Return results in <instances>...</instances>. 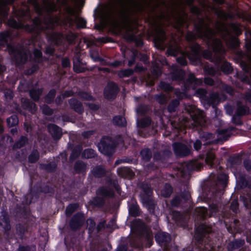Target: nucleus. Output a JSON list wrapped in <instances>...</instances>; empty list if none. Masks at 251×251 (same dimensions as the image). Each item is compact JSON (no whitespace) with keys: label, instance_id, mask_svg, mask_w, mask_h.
Returning a JSON list of instances; mask_svg holds the SVG:
<instances>
[{"label":"nucleus","instance_id":"f257e3e1","mask_svg":"<svg viewBox=\"0 0 251 251\" xmlns=\"http://www.w3.org/2000/svg\"><path fill=\"white\" fill-rule=\"evenodd\" d=\"M196 34L192 32L187 33L186 38L188 41H192L197 37L206 38L210 43L213 50L216 51H222L223 46L221 42L219 40H214L213 37L214 31L210 28L207 24L201 19H199L196 23Z\"/></svg>","mask_w":251,"mask_h":251},{"label":"nucleus","instance_id":"f03ea898","mask_svg":"<svg viewBox=\"0 0 251 251\" xmlns=\"http://www.w3.org/2000/svg\"><path fill=\"white\" fill-rule=\"evenodd\" d=\"M216 27L218 32H221L222 36L226 37L228 36L229 39L228 44L233 47L235 48L238 45L237 39L230 35V31H232L236 34H240L241 33V29L238 25L232 24L227 26L221 22H218L216 24Z\"/></svg>","mask_w":251,"mask_h":251},{"label":"nucleus","instance_id":"7ed1b4c3","mask_svg":"<svg viewBox=\"0 0 251 251\" xmlns=\"http://www.w3.org/2000/svg\"><path fill=\"white\" fill-rule=\"evenodd\" d=\"M186 110L190 114L193 123L190 124V121L187 118H184L183 120V124L184 127L193 128L198 126L204 125L205 118L204 114L202 111L192 105L186 108Z\"/></svg>","mask_w":251,"mask_h":251},{"label":"nucleus","instance_id":"20e7f679","mask_svg":"<svg viewBox=\"0 0 251 251\" xmlns=\"http://www.w3.org/2000/svg\"><path fill=\"white\" fill-rule=\"evenodd\" d=\"M170 17L165 13H161L157 16L154 19L153 24L154 25L155 36V42L156 44H158V46H160L165 39L164 32L161 26L164 24L165 21H168Z\"/></svg>","mask_w":251,"mask_h":251},{"label":"nucleus","instance_id":"39448f33","mask_svg":"<svg viewBox=\"0 0 251 251\" xmlns=\"http://www.w3.org/2000/svg\"><path fill=\"white\" fill-rule=\"evenodd\" d=\"M28 2L33 5L35 10L38 13L42 11H52L56 10L55 4L51 0H43L40 3L39 0H28Z\"/></svg>","mask_w":251,"mask_h":251},{"label":"nucleus","instance_id":"423d86ee","mask_svg":"<svg viewBox=\"0 0 251 251\" xmlns=\"http://www.w3.org/2000/svg\"><path fill=\"white\" fill-rule=\"evenodd\" d=\"M58 19L57 18H50L49 19H47L45 22V28H52L54 25L55 24H57L58 23ZM33 27H32V28L28 29L26 28V29L29 31H31L32 30H36V29H44V27L43 25H42V23L41 21V20L38 19L36 18L34 20L33 22Z\"/></svg>","mask_w":251,"mask_h":251},{"label":"nucleus","instance_id":"0eeeda50","mask_svg":"<svg viewBox=\"0 0 251 251\" xmlns=\"http://www.w3.org/2000/svg\"><path fill=\"white\" fill-rule=\"evenodd\" d=\"M118 91L117 85L113 82L109 83L105 89L104 96L107 99H113L115 97Z\"/></svg>","mask_w":251,"mask_h":251},{"label":"nucleus","instance_id":"6e6552de","mask_svg":"<svg viewBox=\"0 0 251 251\" xmlns=\"http://www.w3.org/2000/svg\"><path fill=\"white\" fill-rule=\"evenodd\" d=\"M66 11L69 15L74 17L75 21L78 27H84L85 26L86 21L84 19L77 17V11L75 9L67 7H66Z\"/></svg>","mask_w":251,"mask_h":251},{"label":"nucleus","instance_id":"1a4fd4ad","mask_svg":"<svg viewBox=\"0 0 251 251\" xmlns=\"http://www.w3.org/2000/svg\"><path fill=\"white\" fill-rule=\"evenodd\" d=\"M173 148L175 153L177 156H186L190 152L188 148L181 143H174L173 144Z\"/></svg>","mask_w":251,"mask_h":251},{"label":"nucleus","instance_id":"9d476101","mask_svg":"<svg viewBox=\"0 0 251 251\" xmlns=\"http://www.w3.org/2000/svg\"><path fill=\"white\" fill-rule=\"evenodd\" d=\"M84 221L83 214L81 213L77 214L74 216L71 222V227L73 229L75 230L80 227L83 224Z\"/></svg>","mask_w":251,"mask_h":251},{"label":"nucleus","instance_id":"9b49d317","mask_svg":"<svg viewBox=\"0 0 251 251\" xmlns=\"http://www.w3.org/2000/svg\"><path fill=\"white\" fill-rule=\"evenodd\" d=\"M8 49L9 53L14 55L17 62H23L27 59V55L26 53L25 54H22L21 51L15 50L14 47H10L9 46H8Z\"/></svg>","mask_w":251,"mask_h":251},{"label":"nucleus","instance_id":"f8f14e48","mask_svg":"<svg viewBox=\"0 0 251 251\" xmlns=\"http://www.w3.org/2000/svg\"><path fill=\"white\" fill-rule=\"evenodd\" d=\"M109 139L108 138H103L98 146L99 151L103 154L106 155H108L112 150V147L106 143V141Z\"/></svg>","mask_w":251,"mask_h":251},{"label":"nucleus","instance_id":"ddd939ff","mask_svg":"<svg viewBox=\"0 0 251 251\" xmlns=\"http://www.w3.org/2000/svg\"><path fill=\"white\" fill-rule=\"evenodd\" d=\"M48 130L52 137L55 139H59L62 135L61 129L54 125H50L48 126Z\"/></svg>","mask_w":251,"mask_h":251},{"label":"nucleus","instance_id":"4468645a","mask_svg":"<svg viewBox=\"0 0 251 251\" xmlns=\"http://www.w3.org/2000/svg\"><path fill=\"white\" fill-rule=\"evenodd\" d=\"M13 1L14 0H6V1L0 0V15L1 16L4 17L7 15L8 8L6 4L12 3Z\"/></svg>","mask_w":251,"mask_h":251},{"label":"nucleus","instance_id":"2eb2a0df","mask_svg":"<svg viewBox=\"0 0 251 251\" xmlns=\"http://www.w3.org/2000/svg\"><path fill=\"white\" fill-rule=\"evenodd\" d=\"M71 106L76 112L81 113L83 111V108L81 104L76 100L72 99L69 101Z\"/></svg>","mask_w":251,"mask_h":251},{"label":"nucleus","instance_id":"dca6fc26","mask_svg":"<svg viewBox=\"0 0 251 251\" xmlns=\"http://www.w3.org/2000/svg\"><path fill=\"white\" fill-rule=\"evenodd\" d=\"M155 239L159 243L166 242L170 240L169 234L165 232H160L155 235Z\"/></svg>","mask_w":251,"mask_h":251},{"label":"nucleus","instance_id":"f3484780","mask_svg":"<svg viewBox=\"0 0 251 251\" xmlns=\"http://www.w3.org/2000/svg\"><path fill=\"white\" fill-rule=\"evenodd\" d=\"M137 27L136 24L130 21H127L124 25V28L127 32L133 31Z\"/></svg>","mask_w":251,"mask_h":251},{"label":"nucleus","instance_id":"a211bd4d","mask_svg":"<svg viewBox=\"0 0 251 251\" xmlns=\"http://www.w3.org/2000/svg\"><path fill=\"white\" fill-rule=\"evenodd\" d=\"M172 192V188L170 185L166 184L164 188L161 190V194L165 197H167L170 196Z\"/></svg>","mask_w":251,"mask_h":251},{"label":"nucleus","instance_id":"6ab92c4d","mask_svg":"<svg viewBox=\"0 0 251 251\" xmlns=\"http://www.w3.org/2000/svg\"><path fill=\"white\" fill-rule=\"evenodd\" d=\"M113 123L120 126H124L126 125V120L122 116H116L113 119Z\"/></svg>","mask_w":251,"mask_h":251},{"label":"nucleus","instance_id":"aec40b11","mask_svg":"<svg viewBox=\"0 0 251 251\" xmlns=\"http://www.w3.org/2000/svg\"><path fill=\"white\" fill-rule=\"evenodd\" d=\"M0 226H2L5 231H8L10 228L8 218L4 216L3 219L0 221Z\"/></svg>","mask_w":251,"mask_h":251},{"label":"nucleus","instance_id":"412c9836","mask_svg":"<svg viewBox=\"0 0 251 251\" xmlns=\"http://www.w3.org/2000/svg\"><path fill=\"white\" fill-rule=\"evenodd\" d=\"M92 173L94 176L100 177L105 174V171L101 167H97L93 169Z\"/></svg>","mask_w":251,"mask_h":251},{"label":"nucleus","instance_id":"4be33fe9","mask_svg":"<svg viewBox=\"0 0 251 251\" xmlns=\"http://www.w3.org/2000/svg\"><path fill=\"white\" fill-rule=\"evenodd\" d=\"M9 36L10 34L8 31H4L0 33V45H2L6 43Z\"/></svg>","mask_w":251,"mask_h":251},{"label":"nucleus","instance_id":"5701e85b","mask_svg":"<svg viewBox=\"0 0 251 251\" xmlns=\"http://www.w3.org/2000/svg\"><path fill=\"white\" fill-rule=\"evenodd\" d=\"M7 123L9 126H13L18 124V119L16 116L13 115L7 119Z\"/></svg>","mask_w":251,"mask_h":251},{"label":"nucleus","instance_id":"b1692460","mask_svg":"<svg viewBox=\"0 0 251 251\" xmlns=\"http://www.w3.org/2000/svg\"><path fill=\"white\" fill-rule=\"evenodd\" d=\"M215 158V154L213 152L210 151L207 153L205 162L206 164L212 166L213 164V161Z\"/></svg>","mask_w":251,"mask_h":251},{"label":"nucleus","instance_id":"393cba45","mask_svg":"<svg viewBox=\"0 0 251 251\" xmlns=\"http://www.w3.org/2000/svg\"><path fill=\"white\" fill-rule=\"evenodd\" d=\"M74 70L76 73H82L84 71V68L80 66V64L79 60H74Z\"/></svg>","mask_w":251,"mask_h":251},{"label":"nucleus","instance_id":"a878e982","mask_svg":"<svg viewBox=\"0 0 251 251\" xmlns=\"http://www.w3.org/2000/svg\"><path fill=\"white\" fill-rule=\"evenodd\" d=\"M221 69L226 74H229L232 71V68L228 62H224L221 66Z\"/></svg>","mask_w":251,"mask_h":251},{"label":"nucleus","instance_id":"bb28decb","mask_svg":"<svg viewBox=\"0 0 251 251\" xmlns=\"http://www.w3.org/2000/svg\"><path fill=\"white\" fill-rule=\"evenodd\" d=\"M94 151L92 149H87L84 151L82 156L84 158H92L95 156Z\"/></svg>","mask_w":251,"mask_h":251},{"label":"nucleus","instance_id":"cd10ccee","mask_svg":"<svg viewBox=\"0 0 251 251\" xmlns=\"http://www.w3.org/2000/svg\"><path fill=\"white\" fill-rule=\"evenodd\" d=\"M42 93L41 90H33L30 91V95L31 97L34 100H37L39 99V96Z\"/></svg>","mask_w":251,"mask_h":251},{"label":"nucleus","instance_id":"c85d7f7f","mask_svg":"<svg viewBox=\"0 0 251 251\" xmlns=\"http://www.w3.org/2000/svg\"><path fill=\"white\" fill-rule=\"evenodd\" d=\"M179 104V101L178 100H173L168 106V110L170 112H173L176 110V107Z\"/></svg>","mask_w":251,"mask_h":251},{"label":"nucleus","instance_id":"c756f323","mask_svg":"<svg viewBox=\"0 0 251 251\" xmlns=\"http://www.w3.org/2000/svg\"><path fill=\"white\" fill-rule=\"evenodd\" d=\"M188 81L191 84L193 87V84L195 83L199 85L202 83V80L201 79H196L193 75H190L188 79Z\"/></svg>","mask_w":251,"mask_h":251},{"label":"nucleus","instance_id":"7c9ffc66","mask_svg":"<svg viewBox=\"0 0 251 251\" xmlns=\"http://www.w3.org/2000/svg\"><path fill=\"white\" fill-rule=\"evenodd\" d=\"M77 205L76 204H73L68 205L66 208V213L68 216H70L77 208Z\"/></svg>","mask_w":251,"mask_h":251},{"label":"nucleus","instance_id":"2f4dec72","mask_svg":"<svg viewBox=\"0 0 251 251\" xmlns=\"http://www.w3.org/2000/svg\"><path fill=\"white\" fill-rule=\"evenodd\" d=\"M141 154L145 160L149 159L151 157V152L149 149H145L141 151Z\"/></svg>","mask_w":251,"mask_h":251},{"label":"nucleus","instance_id":"473e14b6","mask_svg":"<svg viewBox=\"0 0 251 251\" xmlns=\"http://www.w3.org/2000/svg\"><path fill=\"white\" fill-rule=\"evenodd\" d=\"M187 20V16L185 13H183L179 16L176 21L179 25H182L183 23L186 22Z\"/></svg>","mask_w":251,"mask_h":251},{"label":"nucleus","instance_id":"72a5a7b5","mask_svg":"<svg viewBox=\"0 0 251 251\" xmlns=\"http://www.w3.org/2000/svg\"><path fill=\"white\" fill-rule=\"evenodd\" d=\"M8 24L10 26L16 28H21L23 26V25L18 24L16 21L14 20H9Z\"/></svg>","mask_w":251,"mask_h":251},{"label":"nucleus","instance_id":"f704fd0d","mask_svg":"<svg viewBox=\"0 0 251 251\" xmlns=\"http://www.w3.org/2000/svg\"><path fill=\"white\" fill-rule=\"evenodd\" d=\"M179 50V49L177 47L174 48H169L168 50V53L171 55L175 56L178 53Z\"/></svg>","mask_w":251,"mask_h":251},{"label":"nucleus","instance_id":"c9c22d12","mask_svg":"<svg viewBox=\"0 0 251 251\" xmlns=\"http://www.w3.org/2000/svg\"><path fill=\"white\" fill-rule=\"evenodd\" d=\"M55 92L54 90H51L50 91L47 96L46 100L47 102H50L54 97Z\"/></svg>","mask_w":251,"mask_h":251},{"label":"nucleus","instance_id":"e433bc0d","mask_svg":"<svg viewBox=\"0 0 251 251\" xmlns=\"http://www.w3.org/2000/svg\"><path fill=\"white\" fill-rule=\"evenodd\" d=\"M132 74V71L130 69H127L121 71L119 75L120 77L128 76Z\"/></svg>","mask_w":251,"mask_h":251},{"label":"nucleus","instance_id":"4c0bfd02","mask_svg":"<svg viewBox=\"0 0 251 251\" xmlns=\"http://www.w3.org/2000/svg\"><path fill=\"white\" fill-rule=\"evenodd\" d=\"M39 157L38 154L36 151L33 152L29 157V160L30 162H34Z\"/></svg>","mask_w":251,"mask_h":251},{"label":"nucleus","instance_id":"58836bf2","mask_svg":"<svg viewBox=\"0 0 251 251\" xmlns=\"http://www.w3.org/2000/svg\"><path fill=\"white\" fill-rule=\"evenodd\" d=\"M160 86L166 91H169L172 89L171 86L169 84L166 83L165 82H161L160 83Z\"/></svg>","mask_w":251,"mask_h":251},{"label":"nucleus","instance_id":"ea45409f","mask_svg":"<svg viewBox=\"0 0 251 251\" xmlns=\"http://www.w3.org/2000/svg\"><path fill=\"white\" fill-rule=\"evenodd\" d=\"M81 148L80 147H77L75 151H74L71 155V157L74 158L76 157L80 153Z\"/></svg>","mask_w":251,"mask_h":251},{"label":"nucleus","instance_id":"a19ab883","mask_svg":"<svg viewBox=\"0 0 251 251\" xmlns=\"http://www.w3.org/2000/svg\"><path fill=\"white\" fill-rule=\"evenodd\" d=\"M87 224L89 226V230H92L94 228L95 226V223L92 219H88L87 221Z\"/></svg>","mask_w":251,"mask_h":251},{"label":"nucleus","instance_id":"79ce46f5","mask_svg":"<svg viewBox=\"0 0 251 251\" xmlns=\"http://www.w3.org/2000/svg\"><path fill=\"white\" fill-rule=\"evenodd\" d=\"M42 111L44 113L47 115H50L52 113V110L47 106L42 108Z\"/></svg>","mask_w":251,"mask_h":251},{"label":"nucleus","instance_id":"37998d69","mask_svg":"<svg viewBox=\"0 0 251 251\" xmlns=\"http://www.w3.org/2000/svg\"><path fill=\"white\" fill-rule=\"evenodd\" d=\"M230 208L233 211H236L238 208V202L236 200L233 201L231 205Z\"/></svg>","mask_w":251,"mask_h":251},{"label":"nucleus","instance_id":"c03bdc74","mask_svg":"<svg viewBox=\"0 0 251 251\" xmlns=\"http://www.w3.org/2000/svg\"><path fill=\"white\" fill-rule=\"evenodd\" d=\"M218 179L219 181H222L223 183H224L227 179V176L225 174H221L219 176H218Z\"/></svg>","mask_w":251,"mask_h":251},{"label":"nucleus","instance_id":"a18cd8bd","mask_svg":"<svg viewBox=\"0 0 251 251\" xmlns=\"http://www.w3.org/2000/svg\"><path fill=\"white\" fill-rule=\"evenodd\" d=\"M178 63L182 65H185L186 64V61L184 57H180L176 59Z\"/></svg>","mask_w":251,"mask_h":251},{"label":"nucleus","instance_id":"49530a36","mask_svg":"<svg viewBox=\"0 0 251 251\" xmlns=\"http://www.w3.org/2000/svg\"><path fill=\"white\" fill-rule=\"evenodd\" d=\"M218 99V95L217 94H213L210 97V100H209V102L211 104H214L217 101Z\"/></svg>","mask_w":251,"mask_h":251},{"label":"nucleus","instance_id":"de8ad7c7","mask_svg":"<svg viewBox=\"0 0 251 251\" xmlns=\"http://www.w3.org/2000/svg\"><path fill=\"white\" fill-rule=\"evenodd\" d=\"M201 147V143L199 140H197L194 144V147L196 150H200Z\"/></svg>","mask_w":251,"mask_h":251},{"label":"nucleus","instance_id":"09e8293b","mask_svg":"<svg viewBox=\"0 0 251 251\" xmlns=\"http://www.w3.org/2000/svg\"><path fill=\"white\" fill-rule=\"evenodd\" d=\"M5 95L6 99H11L13 97L12 92L10 90H7L5 92Z\"/></svg>","mask_w":251,"mask_h":251},{"label":"nucleus","instance_id":"8fccbe9b","mask_svg":"<svg viewBox=\"0 0 251 251\" xmlns=\"http://www.w3.org/2000/svg\"><path fill=\"white\" fill-rule=\"evenodd\" d=\"M91 56L95 61L99 59L98 53L97 51H93L91 53Z\"/></svg>","mask_w":251,"mask_h":251},{"label":"nucleus","instance_id":"3c124183","mask_svg":"<svg viewBox=\"0 0 251 251\" xmlns=\"http://www.w3.org/2000/svg\"><path fill=\"white\" fill-rule=\"evenodd\" d=\"M244 165L246 169L248 171H250L251 170V162L249 160H246L244 162Z\"/></svg>","mask_w":251,"mask_h":251},{"label":"nucleus","instance_id":"603ef678","mask_svg":"<svg viewBox=\"0 0 251 251\" xmlns=\"http://www.w3.org/2000/svg\"><path fill=\"white\" fill-rule=\"evenodd\" d=\"M238 111L240 115H245L247 112L248 111V109H246V108L244 107H241L239 108Z\"/></svg>","mask_w":251,"mask_h":251},{"label":"nucleus","instance_id":"864d4df0","mask_svg":"<svg viewBox=\"0 0 251 251\" xmlns=\"http://www.w3.org/2000/svg\"><path fill=\"white\" fill-rule=\"evenodd\" d=\"M33 53H34V55L35 57L36 58H39L42 56V52H41L40 50H35L34 51Z\"/></svg>","mask_w":251,"mask_h":251},{"label":"nucleus","instance_id":"5fc2aeb1","mask_svg":"<svg viewBox=\"0 0 251 251\" xmlns=\"http://www.w3.org/2000/svg\"><path fill=\"white\" fill-rule=\"evenodd\" d=\"M206 94V91L204 89H198L196 92V94L200 96H202Z\"/></svg>","mask_w":251,"mask_h":251},{"label":"nucleus","instance_id":"6e6d98bb","mask_svg":"<svg viewBox=\"0 0 251 251\" xmlns=\"http://www.w3.org/2000/svg\"><path fill=\"white\" fill-rule=\"evenodd\" d=\"M62 65L64 67H67L70 66V62L68 59H64L62 61Z\"/></svg>","mask_w":251,"mask_h":251},{"label":"nucleus","instance_id":"4d7b16f0","mask_svg":"<svg viewBox=\"0 0 251 251\" xmlns=\"http://www.w3.org/2000/svg\"><path fill=\"white\" fill-rule=\"evenodd\" d=\"M197 211L198 212H201V216H203L206 212V209L204 208L201 207L198 209Z\"/></svg>","mask_w":251,"mask_h":251},{"label":"nucleus","instance_id":"13d9d810","mask_svg":"<svg viewBox=\"0 0 251 251\" xmlns=\"http://www.w3.org/2000/svg\"><path fill=\"white\" fill-rule=\"evenodd\" d=\"M82 97L84 99L88 100H91V99H92V97L91 96H90L88 94L85 93L82 94Z\"/></svg>","mask_w":251,"mask_h":251},{"label":"nucleus","instance_id":"bf43d9fd","mask_svg":"<svg viewBox=\"0 0 251 251\" xmlns=\"http://www.w3.org/2000/svg\"><path fill=\"white\" fill-rule=\"evenodd\" d=\"M73 93L71 91L65 92V93L62 95V98L68 97L72 95Z\"/></svg>","mask_w":251,"mask_h":251},{"label":"nucleus","instance_id":"052dcab7","mask_svg":"<svg viewBox=\"0 0 251 251\" xmlns=\"http://www.w3.org/2000/svg\"><path fill=\"white\" fill-rule=\"evenodd\" d=\"M205 83L208 85H211L213 84V81L210 78H206L205 79Z\"/></svg>","mask_w":251,"mask_h":251},{"label":"nucleus","instance_id":"680f3d73","mask_svg":"<svg viewBox=\"0 0 251 251\" xmlns=\"http://www.w3.org/2000/svg\"><path fill=\"white\" fill-rule=\"evenodd\" d=\"M53 36H54L53 37V40H55L56 41L60 40L61 39V38H62V35L58 34H54L53 35Z\"/></svg>","mask_w":251,"mask_h":251},{"label":"nucleus","instance_id":"e2e57ef3","mask_svg":"<svg viewBox=\"0 0 251 251\" xmlns=\"http://www.w3.org/2000/svg\"><path fill=\"white\" fill-rule=\"evenodd\" d=\"M192 11L193 13L198 14L200 13L199 9L197 7H193L192 8Z\"/></svg>","mask_w":251,"mask_h":251},{"label":"nucleus","instance_id":"0e129e2a","mask_svg":"<svg viewBox=\"0 0 251 251\" xmlns=\"http://www.w3.org/2000/svg\"><path fill=\"white\" fill-rule=\"evenodd\" d=\"M92 134V132L87 131L83 133V136L85 137H88L90 135Z\"/></svg>","mask_w":251,"mask_h":251},{"label":"nucleus","instance_id":"69168bd1","mask_svg":"<svg viewBox=\"0 0 251 251\" xmlns=\"http://www.w3.org/2000/svg\"><path fill=\"white\" fill-rule=\"evenodd\" d=\"M46 52L49 54H51L53 52V49L52 48H48L46 50Z\"/></svg>","mask_w":251,"mask_h":251},{"label":"nucleus","instance_id":"338daca9","mask_svg":"<svg viewBox=\"0 0 251 251\" xmlns=\"http://www.w3.org/2000/svg\"><path fill=\"white\" fill-rule=\"evenodd\" d=\"M193 2V0H185V2L187 5H191Z\"/></svg>","mask_w":251,"mask_h":251},{"label":"nucleus","instance_id":"774afa93","mask_svg":"<svg viewBox=\"0 0 251 251\" xmlns=\"http://www.w3.org/2000/svg\"><path fill=\"white\" fill-rule=\"evenodd\" d=\"M5 70V67L0 64V74Z\"/></svg>","mask_w":251,"mask_h":251}]
</instances>
